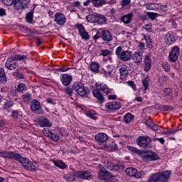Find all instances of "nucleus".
<instances>
[{
  "label": "nucleus",
  "mask_w": 182,
  "mask_h": 182,
  "mask_svg": "<svg viewBox=\"0 0 182 182\" xmlns=\"http://www.w3.org/2000/svg\"><path fill=\"white\" fill-rule=\"evenodd\" d=\"M95 86L97 90H93L92 95L97 99L98 102L102 105L105 102V97H103V94L100 93V90L105 95H110L113 92V90L110 89L107 85L102 83H96Z\"/></svg>",
  "instance_id": "1"
},
{
  "label": "nucleus",
  "mask_w": 182,
  "mask_h": 182,
  "mask_svg": "<svg viewBox=\"0 0 182 182\" xmlns=\"http://www.w3.org/2000/svg\"><path fill=\"white\" fill-rule=\"evenodd\" d=\"M64 92L68 97H72L73 92H76L79 96H86V90H85V86L81 82H74L72 88L66 87Z\"/></svg>",
  "instance_id": "2"
},
{
  "label": "nucleus",
  "mask_w": 182,
  "mask_h": 182,
  "mask_svg": "<svg viewBox=\"0 0 182 182\" xmlns=\"http://www.w3.org/2000/svg\"><path fill=\"white\" fill-rule=\"evenodd\" d=\"M115 55L122 62H128V60H131L133 53L129 50H123V47L118 46L115 50Z\"/></svg>",
  "instance_id": "3"
},
{
  "label": "nucleus",
  "mask_w": 182,
  "mask_h": 182,
  "mask_svg": "<svg viewBox=\"0 0 182 182\" xmlns=\"http://www.w3.org/2000/svg\"><path fill=\"white\" fill-rule=\"evenodd\" d=\"M86 19L90 23H98V25H105L107 22L106 16L97 13L89 14L87 16Z\"/></svg>",
  "instance_id": "4"
},
{
  "label": "nucleus",
  "mask_w": 182,
  "mask_h": 182,
  "mask_svg": "<svg viewBox=\"0 0 182 182\" xmlns=\"http://www.w3.org/2000/svg\"><path fill=\"white\" fill-rule=\"evenodd\" d=\"M171 176V171H165L159 173L153 174L150 180L153 182H168Z\"/></svg>",
  "instance_id": "5"
},
{
  "label": "nucleus",
  "mask_w": 182,
  "mask_h": 182,
  "mask_svg": "<svg viewBox=\"0 0 182 182\" xmlns=\"http://www.w3.org/2000/svg\"><path fill=\"white\" fill-rule=\"evenodd\" d=\"M16 160L19 161L23 167H24L26 170H28V171H35V170H36V165L31 162L28 159L22 157L19 154H18V157Z\"/></svg>",
  "instance_id": "6"
},
{
  "label": "nucleus",
  "mask_w": 182,
  "mask_h": 182,
  "mask_svg": "<svg viewBox=\"0 0 182 182\" xmlns=\"http://www.w3.org/2000/svg\"><path fill=\"white\" fill-rule=\"evenodd\" d=\"M178 56H180V48L177 46L173 47L168 55L170 62H172L173 63L177 62Z\"/></svg>",
  "instance_id": "7"
},
{
  "label": "nucleus",
  "mask_w": 182,
  "mask_h": 182,
  "mask_svg": "<svg viewBox=\"0 0 182 182\" xmlns=\"http://www.w3.org/2000/svg\"><path fill=\"white\" fill-rule=\"evenodd\" d=\"M75 27L78 29L79 35L81 36L82 39H84V41H89L90 36H89V33L85 29L83 24L77 23Z\"/></svg>",
  "instance_id": "8"
},
{
  "label": "nucleus",
  "mask_w": 182,
  "mask_h": 182,
  "mask_svg": "<svg viewBox=\"0 0 182 182\" xmlns=\"http://www.w3.org/2000/svg\"><path fill=\"white\" fill-rule=\"evenodd\" d=\"M152 140L150 137L149 136H139L137 139V144L139 146V147H142V149H144L151 143Z\"/></svg>",
  "instance_id": "9"
},
{
  "label": "nucleus",
  "mask_w": 182,
  "mask_h": 182,
  "mask_svg": "<svg viewBox=\"0 0 182 182\" xmlns=\"http://www.w3.org/2000/svg\"><path fill=\"white\" fill-rule=\"evenodd\" d=\"M75 176L82 180H92L93 176L89 171L75 172Z\"/></svg>",
  "instance_id": "10"
},
{
  "label": "nucleus",
  "mask_w": 182,
  "mask_h": 182,
  "mask_svg": "<svg viewBox=\"0 0 182 182\" xmlns=\"http://www.w3.org/2000/svg\"><path fill=\"white\" fill-rule=\"evenodd\" d=\"M55 22L57 25L63 26L66 23V16H65V14L58 12L55 14Z\"/></svg>",
  "instance_id": "11"
},
{
  "label": "nucleus",
  "mask_w": 182,
  "mask_h": 182,
  "mask_svg": "<svg viewBox=\"0 0 182 182\" xmlns=\"http://www.w3.org/2000/svg\"><path fill=\"white\" fill-rule=\"evenodd\" d=\"M105 108L108 110H119L122 108V104L117 101H111L105 105Z\"/></svg>",
  "instance_id": "12"
},
{
  "label": "nucleus",
  "mask_w": 182,
  "mask_h": 182,
  "mask_svg": "<svg viewBox=\"0 0 182 182\" xmlns=\"http://www.w3.org/2000/svg\"><path fill=\"white\" fill-rule=\"evenodd\" d=\"M143 157L148 161H156V160L160 159L157 153L154 151H148L146 154H144Z\"/></svg>",
  "instance_id": "13"
},
{
  "label": "nucleus",
  "mask_w": 182,
  "mask_h": 182,
  "mask_svg": "<svg viewBox=\"0 0 182 182\" xmlns=\"http://www.w3.org/2000/svg\"><path fill=\"white\" fill-rule=\"evenodd\" d=\"M1 157L4 159H11V160H16L18 159V153L14 151H2L0 152Z\"/></svg>",
  "instance_id": "14"
},
{
  "label": "nucleus",
  "mask_w": 182,
  "mask_h": 182,
  "mask_svg": "<svg viewBox=\"0 0 182 182\" xmlns=\"http://www.w3.org/2000/svg\"><path fill=\"white\" fill-rule=\"evenodd\" d=\"M15 60H16L14 58V57L9 58L6 62V69H9V70H15L18 66V63H16Z\"/></svg>",
  "instance_id": "15"
},
{
  "label": "nucleus",
  "mask_w": 182,
  "mask_h": 182,
  "mask_svg": "<svg viewBox=\"0 0 182 182\" xmlns=\"http://www.w3.org/2000/svg\"><path fill=\"white\" fill-rule=\"evenodd\" d=\"M95 139L98 143H106L109 139V136L105 133H99L95 135Z\"/></svg>",
  "instance_id": "16"
},
{
  "label": "nucleus",
  "mask_w": 182,
  "mask_h": 182,
  "mask_svg": "<svg viewBox=\"0 0 182 182\" xmlns=\"http://www.w3.org/2000/svg\"><path fill=\"white\" fill-rule=\"evenodd\" d=\"M164 41L167 45H172L176 42V38H174V33L173 32H168L164 36Z\"/></svg>",
  "instance_id": "17"
},
{
  "label": "nucleus",
  "mask_w": 182,
  "mask_h": 182,
  "mask_svg": "<svg viewBox=\"0 0 182 182\" xmlns=\"http://www.w3.org/2000/svg\"><path fill=\"white\" fill-rule=\"evenodd\" d=\"M60 80L64 86H69L72 82V76L68 74H63L61 76Z\"/></svg>",
  "instance_id": "18"
},
{
  "label": "nucleus",
  "mask_w": 182,
  "mask_h": 182,
  "mask_svg": "<svg viewBox=\"0 0 182 182\" xmlns=\"http://www.w3.org/2000/svg\"><path fill=\"white\" fill-rule=\"evenodd\" d=\"M120 80H126L127 76H129V69L126 67H122L119 68Z\"/></svg>",
  "instance_id": "19"
},
{
  "label": "nucleus",
  "mask_w": 182,
  "mask_h": 182,
  "mask_svg": "<svg viewBox=\"0 0 182 182\" xmlns=\"http://www.w3.org/2000/svg\"><path fill=\"white\" fill-rule=\"evenodd\" d=\"M101 38L105 42H111V41H112V34L110 33V31H102V34H101Z\"/></svg>",
  "instance_id": "20"
},
{
  "label": "nucleus",
  "mask_w": 182,
  "mask_h": 182,
  "mask_svg": "<svg viewBox=\"0 0 182 182\" xmlns=\"http://www.w3.org/2000/svg\"><path fill=\"white\" fill-rule=\"evenodd\" d=\"M132 59H133L134 63H141L143 59V54L140 52H135L134 54L132 55Z\"/></svg>",
  "instance_id": "21"
},
{
  "label": "nucleus",
  "mask_w": 182,
  "mask_h": 182,
  "mask_svg": "<svg viewBox=\"0 0 182 182\" xmlns=\"http://www.w3.org/2000/svg\"><path fill=\"white\" fill-rule=\"evenodd\" d=\"M38 124L41 127H50L52 126L50 121L47 118H41Z\"/></svg>",
  "instance_id": "22"
},
{
  "label": "nucleus",
  "mask_w": 182,
  "mask_h": 182,
  "mask_svg": "<svg viewBox=\"0 0 182 182\" xmlns=\"http://www.w3.org/2000/svg\"><path fill=\"white\" fill-rule=\"evenodd\" d=\"M30 106L33 112H36V110H39V109H41V103L36 100H33L31 102Z\"/></svg>",
  "instance_id": "23"
},
{
  "label": "nucleus",
  "mask_w": 182,
  "mask_h": 182,
  "mask_svg": "<svg viewBox=\"0 0 182 182\" xmlns=\"http://www.w3.org/2000/svg\"><path fill=\"white\" fill-rule=\"evenodd\" d=\"M144 70L145 72H149L151 69V59L148 55H146L144 58Z\"/></svg>",
  "instance_id": "24"
},
{
  "label": "nucleus",
  "mask_w": 182,
  "mask_h": 182,
  "mask_svg": "<svg viewBox=\"0 0 182 182\" xmlns=\"http://www.w3.org/2000/svg\"><path fill=\"white\" fill-rule=\"evenodd\" d=\"M132 19H133V13H129L121 18V21L126 25L130 23V22H132Z\"/></svg>",
  "instance_id": "25"
},
{
  "label": "nucleus",
  "mask_w": 182,
  "mask_h": 182,
  "mask_svg": "<svg viewBox=\"0 0 182 182\" xmlns=\"http://www.w3.org/2000/svg\"><path fill=\"white\" fill-rule=\"evenodd\" d=\"M99 168H100L99 178H100L101 180H103L104 177H106V176H107V174L109 173V171H107L106 168H105V167H103V166L102 165L99 166Z\"/></svg>",
  "instance_id": "26"
},
{
  "label": "nucleus",
  "mask_w": 182,
  "mask_h": 182,
  "mask_svg": "<svg viewBox=\"0 0 182 182\" xmlns=\"http://www.w3.org/2000/svg\"><path fill=\"white\" fill-rule=\"evenodd\" d=\"M144 38L146 41V47L149 48V49H151V48H153V41L151 40V36L149 35H144Z\"/></svg>",
  "instance_id": "27"
},
{
  "label": "nucleus",
  "mask_w": 182,
  "mask_h": 182,
  "mask_svg": "<svg viewBox=\"0 0 182 182\" xmlns=\"http://www.w3.org/2000/svg\"><path fill=\"white\" fill-rule=\"evenodd\" d=\"M35 13V11L33 9L31 10L26 15V21L28 23H32V21H33V14Z\"/></svg>",
  "instance_id": "28"
},
{
  "label": "nucleus",
  "mask_w": 182,
  "mask_h": 182,
  "mask_svg": "<svg viewBox=\"0 0 182 182\" xmlns=\"http://www.w3.org/2000/svg\"><path fill=\"white\" fill-rule=\"evenodd\" d=\"M92 5L95 8H100L102 5H106V0H92Z\"/></svg>",
  "instance_id": "29"
},
{
  "label": "nucleus",
  "mask_w": 182,
  "mask_h": 182,
  "mask_svg": "<svg viewBox=\"0 0 182 182\" xmlns=\"http://www.w3.org/2000/svg\"><path fill=\"white\" fill-rule=\"evenodd\" d=\"M133 119H134V116H133V114H132V113H127L124 116V122L127 124H129V123H130L133 120Z\"/></svg>",
  "instance_id": "30"
},
{
  "label": "nucleus",
  "mask_w": 182,
  "mask_h": 182,
  "mask_svg": "<svg viewBox=\"0 0 182 182\" xmlns=\"http://www.w3.org/2000/svg\"><path fill=\"white\" fill-rule=\"evenodd\" d=\"M0 79L2 80V83H6L8 82L5 70L2 68H0Z\"/></svg>",
  "instance_id": "31"
},
{
  "label": "nucleus",
  "mask_w": 182,
  "mask_h": 182,
  "mask_svg": "<svg viewBox=\"0 0 182 182\" xmlns=\"http://www.w3.org/2000/svg\"><path fill=\"white\" fill-rule=\"evenodd\" d=\"M136 171H137V169L134 168H127L125 171V173L127 176H129V177H134V174H136Z\"/></svg>",
  "instance_id": "32"
},
{
  "label": "nucleus",
  "mask_w": 182,
  "mask_h": 182,
  "mask_svg": "<svg viewBox=\"0 0 182 182\" xmlns=\"http://www.w3.org/2000/svg\"><path fill=\"white\" fill-rule=\"evenodd\" d=\"M99 63L96 62H93L90 64V69L92 72H95V73H99Z\"/></svg>",
  "instance_id": "33"
},
{
  "label": "nucleus",
  "mask_w": 182,
  "mask_h": 182,
  "mask_svg": "<svg viewBox=\"0 0 182 182\" xmlns=\"http://www.w3.org/2000/svg\"><path fill=\"white\" fill-rule=\"evenodd\" d=\"M113 72V69L110 68V66H107L104 69V73L105 77H112V73Z\"/></svg>",
  "instance_id": "34"
},
{
  "label": "nucleus",
  "mask_w": 182,
  "mask_h": 182,
  "mask_svg": "<svg viewBox=\"0 0 182 182\" xmlns=\"http://www.w3.org/2000/svg\"><path fill=\"white\" fill-rule=\"evenodd\" d=\"M75 177H76L75 176V173L74 174L67 173L64 175V179L65 180V181H68V182L75 181Z\"/></svg>",
  "instance_id": "35"
},
{
  "label": "nucleus",
  "mask_w": 182,
  "mask_h": 182,
  "mask_svg": "<svg viewBox=\"0 0 182 182\" xmlns=\"http://www.w3.org/2000/svg\"><path fill=\"white\" fill-rule=\"evenodd\" d=\"M150 83V77L146 76L144 80H142V84L144 87V90L149 89V85Z\"/></svg>",
  "instance_id": "36"
},
{
  "label": "nucleus",
  "mask_w": 182,
  "mask_h": 182,
  "mask_svg": "<svg viewBox=\"0 0 182 182\" xmlns=\"http://www.w3.org/2000/svg\"><path fill=\"white\" fill-rule=\"evenodd\" d=\"M54 164L55 166H56V167H58L59 168H66V167H68V165H66V164H65L62 161H54Z\"/></svg>",
  "instance_id": "37"
},
{
  "label": "nucleus",
  "mask_w": 182,
  "mask_h": 182,
  "mask_svg": "<svg viewBox=\"0 0 182 182\" xmlns=\"http://www.w3.org/2000/svg\"><path fill=\"white\" fill-rule=\"evenodd\" d=\"M13 4L14 9H16L17 11H18V9H22V0H15Z\"/></svg>",
  "instance_id": "38"
},
{
  "label": "nucleus",
  "mask_w": 182,
  "mask_h": 182,
  "mask_svg": "<svg viewBox=\"0 0 182 182\" xmlns=\"http://www.w3.org/2000/svg\"><path fill=\"white\" fill-rule=\"evenodd\" d=\"M87 116L90 117V119H93V120H96L97 119V114L95 110H90L88 113H87Z\"/></svg>",
  "instance_id": "39"
},
{
  "label": "nucleus",
  "mask_w": 182,
  "mask_h": 182,
  "mask_svg": "<svg viewBox=\"0 0 182 182\" xmlns=\"http://www.w3.org/2000/svg\"><path fill=\"white\" fill-rule=\"evenodd\" d=\"M105 166L108 168V170H113L114 168V164H112L111 161H105Z\"/></svg>",
  "instance_id": "40"
},
{
  "label": "nucleus",
  "mask_w": 182,
  "mask_h": 182,
  "mask_svg": "<svg viewBox=\"0 0 182 182\" xmlns=\"http://www.w3.org/2000/svg\"><path fill=\"white\" fill-rule=\"evenodd\" d=\"M50 138L53 140V141H59L60 136L58 133L51 132Z\"/></svg>",
  "instance_id": "41"
},
{
  "label": "nucleus",
  "mask_w": 182,
  "mask_h": 182,
  "mask_svg": "<svg viewBox=\"0 0 182 182\" xmlns=\"http://www.w3.org/2000/svg\"><path fill=\"white\" fill-rule=\"evenodd\" d=\"M127 148L128 149V150H129V151H132V153H136V154H140V150H139L136 147H133L132 146H127Z\"/></svg>",
  "instance_id": "42"
},
{
  "label": "nucleus",
  "mask_w": 182,
  "mask_h": 182,
  "mask_svg": "<svg viewBox=\"0 0 182 182\" xmlns=\"http://www.w3.org/2000/svg\"><path fill=\"white\" fill-rule=\"evenodd\" d=\"M162 68L164 69L165 72H170L171 70L170 64L167 62H164L162 63Z\"/></svg>",
  "instance_id": "43"
},
{
  "label": "nucleus",
  "mask_w": 182,
  "mask_h": 182,
  "mask_svg": "<svg viewBox=\"0 0 182 182\" xmlns=\"http://www.w3.org/2000/svg\"><path fill=\"white\" fill-rule=\"evenodd\" d=\"M23 90H26V85L24 83H20L18 85L17 92H23Z\"/></svg>",
  "instance_id": "44"
},
{
  "label": "nucleus",
  "mask_w": 182,
  "mask_h": 182,
  "mask_svg": "<svg viewBox=\"0 0 182 182\" xmlns=\"http://www.w3.org/2000/svg\"><path fill=\"white\" fill-rule=\"evenodd\" d=\"M16 60H25L26 59H28V56L26 55H16L14 57H13Z\"/></svg>",
  "instance_id": "45"
},
{
  "label": "nucleus",
  "mask_w": 182,
  "mask_h": 182,
  "mask_svg": "<svg viewBox=\"0 0 182 182\" xmlns=\"http://www.w3.org/2000/svg\"><path fill=\"white\" fill-rule=\"evenodd\" d=\"M113 170H115V171H119V173L123 171L124 170V166L122 165H114Z\"/></svg>",
  "instance_id": "46"
},
{
  "label": "nucleus",
  "mask_w": 182,
  "mask_h": 182,
  "mask_svg": "<svg viewBox=\"0 0 182 182\" xmlns=\"http://www.w3.org/2000/svg\"><path fill=\"white\" fill-rule=\"evenodd\" d=\"M29 5V0H21V9H26Z\"/></svg>",
  "instance_id": "47"
},
{
  "label": "nucleus",
  "mask_w": 182,
  "mask_h": 182,
  "mask_svg": "<svg viewBox=\"0 0 182 182\" xmlns=\"http://www.w3.org/2000/svg\"><path fill=\"white\" fill-rule=\"evenodd\" d=\"M1 2L4 4V5H6V6H11V5H14V0H1Z\"/></svg>",
  "instance_id": "48"
},
{
  "label": "nucleus",
  "mask_w": 182,
  "mask_h": 182,
  "mask_svg": "<svg viewBox=\"0 0 182 182\" xmlns=\"http://www.w3.org/2000/svg\"><path fill=\"white\" fill-rule=\"evenodd\" d=\"M149 129H152L154 132H157L158 130H160V127L157 125V124L153 122Z\"/></svg>",
  "instance_id": "49"
},
{
  "label": "nucleus",
  "mask_w": 182,
  "mask_h": 182,
  "mask_svg": "<svg viewBox=\"0 0 182 182\" xmlns=\"http://www.w3.org/2000/svg\"><path fill=\"white\" fill-rule=\"evenodd\" d=\"M144 174V171H139L137 172V171L135 172V174L134 175V177H135V178H141V177H143Z\"/></svg>",
  "instance_id": "50"
},
{
  "label": "nucleus",
  "mask_w": 182,
  "mask_h": 182,
  "mask_svg": "<svg viewBox=\"0 0 182 182\" xmlns=\"http://www.w3.org/2000/svg\"><path fill=\"white\" fill-rule=\"evenodd\" d=\"M147 15L149 18H150V19H152L153 21H154V19L157 18V14L156 13L148 12Z\"/></svg>",
  "instance_id": "51"
},
{
  "label": "nucleus",
  "mask_w": 182,
  "mask_h": 182,
  "mask_svg": "<svg viewBox=\"0 0 182 182\" xmlns=\"http://www.w3.org/2000/svg\"><path fill=\"white\" fill-rule=\"evenodd\" d=\"M110 55V50H101V55L102 56H109Z\"/></svg>",
  "instance_id": "52"
},
{
  "label": "nucleus",
  "mask_w": 182,
  "mask_h": 182,
  "mask_svg": "<svg viewBox=\"0 0 182 182\" xmlns=\"http://www.w3.org/2000/svg\"><path fill=\"white\" fill-rule=\"evenodd\" d=\"M43 133L44 136H46V137H50L52 132H50L49 130H46V129H44L43 130Z\"/></svg>",
  "instance_id": "53"
},
{
  "label": "nucleus",
  "mask_w": 182,
  "mask_h": 182,
  "mask_svg": "<svg viewBox=\"0 0 182 182\" xmlns=\"http://www.w3.org/2000/svg\"><path fill=\"white\" fill-rule=\"evenodd\" d=\"M153 121L151 119H148L145 120V124L146 126H148V127L150 129V127L152 126L153 124Z\"/></svg>",
  "instance_id": "54"
},
{
  "label": "nucleus",
  "mask_w": 182,
  "mask_h": 182,
  "mask_svg": "<svg viewBox=\"0 0 182 182\" xmlns=\"http://www.w3.org/2000/svg\"><path fill=\"white\" fill-rule=\"evenodd\" d=\"M154 141H156V140L161 143V144H164V138H155L152 139Z\"/></svg>",
  "instance_id": "55"
},
{
  "label": "nucleus",
  "mask_w": 182,
  "mask_h": 182,
  "mask_svg": "<svg viewBox=\"0 0 182 182\" xmlns=\"http://www.w3.org/2000/svg\"><path fill=\"white\" fill-rule=\"evenodd\" d=\"M164 92L166 96H168V95L173 92V90L171 88H166Z\"/></svg>",
  "instance_id": "56"
},
{
  "label": "nucleus",
  "mask_w": 182,
  "mask_h": 182,
  "mask_svg": "<svg viewBox=\"0 0 182 182\" xmlns=\"http://www.w3.org/2000/svg\"><path fill=\"white\" fill-rule=\"evenodd\" d=\"M130 0H123L122 1V6H127V5H130Z\"/></svg>",
  "instance_id": "57"
},
{
  "label": "nucleus",
  "mask_w": 182,
  "mask_h": 182,
  "mask_svg": "<svg viewBox=\"0 0 182 182\" xmlns=\"http://www.w3.org/2000/svg\"><path fill=\"white\" fill-rule=\"evenodd\" d=\"M18 116H19V113H18V112L16 111H13L12 114H11V117L16 119L18 118Z\"/></svg>",
  "instance_id": "58"
},
{
  "label": "nucleus",
  "mask_w": 182,
  "mask_h": 182,
  "mask_svg": "<svg viewBox=\"0 0 182 182\" xmlns=\"http://www.w3.org/2000/svg\"><path fill=\"white\" fill-rule=\"evenodd\" d=\"M176 132H177L176 130L174 129H168L166 130V134H176Z\"/></svg>",
  "instance_id": "59"
},
{
  "label": "nucleus",
  "mask_w": 182,
  "mask_h": 182,
  "mask_svg": "<svg viewBox=\"0 0 182 182\" xmlns=\"http://www.w3.org/2000/svg\"><path fill=\"white\" fill-rule=\"evenodd\" d=\"M73 6H75L76 8H79L80 6V1H77L72 3Z\"/></svg>",
  "instance_id": "60"
},
{
  "label": "nucleus",
  "mask_w": 182,
  "mask_h": 182,
  "mask_svg": "<svg viewBox=\"0 0 182 182\" xmlns=\"http://www.w3.org/2000/svg\"><path fill=\"white\" fill-rule=\"evenodd\" d=\"M90 3L93 4L92 0H87L85 2L83 3V6H89Z\"/></svg>",
  "instance_id": "61"
},
{
  "label": "nucleus",
  "mask_w": 182,
  "mask_h": 182,
  "mask_svg": "<svg viewBox=\"0 0 182 182\" xmlns=\"http://www.w3.org/2000/svg\"><path fill=\"white\" fill-rule=\"evenodd\" d=\"M108 99L109 100H116L117 99V95H111L108 96Z\"/></svg>",
  "instance_id": "62"
},
{
  "label": "nucleus",
  "mask_w": 182,
  "mask_h": 182,
  "mask_svg": "<svg viewBox=\"0 0 182 182\" xmlns=\"http://www.w3.org/2000/svg\"><path fill=\"white\" fill-rule=\"evenodd\" d=\"M6 15V11L2 8H0V16H4Z\"/></svg>",
  "instance_id": "63"
},
{
  "label": "nucleus",
  "mask_w": 182,
  "mask_h": 182,
  "mask_svg": "<svg viewBox=\"0 0 182 182\" xmlns=\"http://www.w3.org/2000/svg\"><path fill=\"white\" fill-rule=\"evenodd\" d=\"M58 70L60 72H68V70H69V68L61 67V68H58Z\"/></svg>",
  "instance_id": "64"
}]
</instances>
